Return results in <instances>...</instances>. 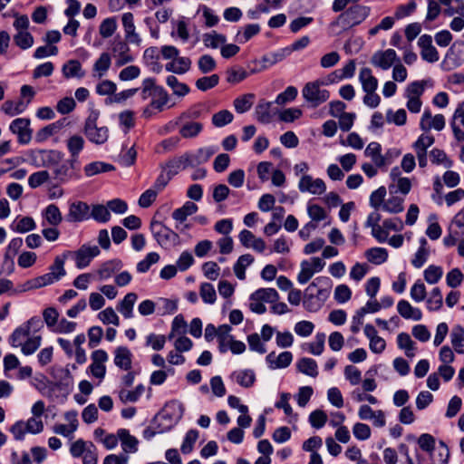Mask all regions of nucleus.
<instances>
[{"mask_svg": "<svg viewBox=\"0 0 464 464\" xmlns=\"http://www.w3.org/2000/svg\"><path fill=\"white\" fill-rule=\"evenodd\" d=\"M166 83L172 89L173 93L179 97H184L190 91L186 83L179 82L178 78L174 75H169L166 79Z\"/></svg>", "mask_w": 464, "mask_h": 464, "instance_id": "46", "label": "nucleus"}, {"mask_svg": "<svg viewBox=\"0 0 464 464\" xmlns=\"http://www.w3.org/2000/svg\"><path fill=\"white\" fill-rule=\"evenodd\" d=\"M91 218L99 223H106L111 218V213L108 207L102 204L93 205L90 209Z\"/></svg>", "mask_w": 464, "mask_h": 464, "instance_id": "47", "label": "nucleus"}, {"mask_svg": "<svg viewBox=\"0 0 464 464\" xmlns=\"http://www.w3.org/2000/svg\"><path fill=\"white\" fill-rule=\"evenodd\" d=\"M132 353L126 346H119L114 350V364L123 370L130 371L132 365Z\"/></svg>", "mask_w": 464, "mask_h": 464, "instance_id": "17", "label": "nucleus"}, {"mask_svg": "<svg viewBox=\"0 0 464 464\" xmlns=\"http://www.w3.org/2000/svg\"><path fill=\"white\" fill-rule=\"evenodd\" d=\"M118 437L121 440V446L126 452H135L138 448V440L131 436L127 430L121 429L118 430Z\"/></svg>", "mask_w": 464, "mask_h": 464, "instance_id": "38", "label": "nucleus"}, {"mask_svg": "<svg viewBox=\"0 0 464 464\" xmlns=\"http://www.w3.org/2000/svg\"><path fill=\"white\" fill-rule=\"evenodd\" d=\"M55 166L53 169L54 179L60 183H67L81 178V164L79 160L70 158Z\"/></svg>", "mask_w": 464, "mask_h": 464, "instance_id": "3", "label": "nucleus"}, {"mask_svg": "<svg viewBox=\"0 0 464 464\" xmlns=\"http://www.w3.org/2000/svg\"><path fill=\"white\" fill-rule=\"evenodd\" d=\"M42 217L44 221L42 226L50 225L51 227H57L63 221V216L59 208L55 204L48 205L43 211Z\"/></svg>", "mask_w": 464, "mask_h": 464, "instance_id": "18", "label": "nucleus"}, {"mask_svg": "<svg viewBox=\"0 0 464 464\" xmlns=\"http://www.w3.org/2000/svg\"><path fill=\"white\" fill-rule=\"evenodd\" d=\"M138 295L135 293H128L117 306L118 311L125 317L133 316V306L137 301Z\"/></svg>", "mask_w": 464, "mask_h": 464, "instance_id": "28", "label": "nucleus"}, {"mask_svg": "<svg viewBox=\"0 0 464 464\" xmlns=\"http://www.w3.org/2000/svg\"><path fill=\"white\" fill-rule=\"evenodd\" d=\"M197 211L198 206L191 201H187L181 208H176L172 212V218L179 223H182L188 218V216L195 214Z\"/></svg>", "mask_w": 464, "mask_h": 464, "instance_id": "33", "label": "nucleus"}, {"mask_svg": "<svg viewBox=\"0 0 464 464\" xmlns=\"http://www.w3.org/2000/svg\"><path fill=\"white\" fill-rule=\"evenodd\" d=\"M255 94L246 93L234 100V107L237 113H244L249 111L253 105Z\"/></svg>", "mask_w": 464, "mask_h": 464, "instance_id": "45", "label": "nucleus"}, {"mask_svg": "<svg viewBox=\"0 0 464 464\" xmlns=\"http://www.w3.org/2000/svg\"><path fill=\"white\" fill-rule=\"evenodd\" d=\"M443 304L441 291L439 287H435L430 292V297L427 299V308L430 311H438Z\"/></svg>", "mask_w": 464, "mask_h": 464, "instance_id": "53", "label": "nucleus"}, {"mask_svg": "<svg viewBox=\"0 0 464 464\" xmlns=\"http://www.w3.org/2000/svg\"><path fill=\"white\" fill-rule=\"evenodd\" d=\"M10 227L14 232L26 233L34 230L36 227V224L33 218L24 217L18 221H14Z\"/></svg>", "mask_w": 464, "mask_h": 464, "instance_id": "48", "label": "nucleus"}, {"mask_svg": "<svg viewBox=\"0 0 464 464\" xmlns=\"http://www.w3.org/2000/svg\"><path fill=\"white\" fill-rule=\"evenodd\" d=\"M26 107L27 103H24L22 100L18 102H13L8 100L2 104L1 110L6 115L15 116L24 112Z\"/></svg>", "mask_w": 464, "mask_h": 464, "instance_id": "41", "label": "nucleus"}, {"mask_svg": "<svg viewBox=\"0 0 464 464\" xmlns=\"http://www.w3.org/2000/svg\"><path fill=\"white\" fill-rule=\"evenodd\" d=\"M117 29V21L115 17H108L104 19L99 27L100 34L102 38L111 37Z\"/></svg>", "mask_w": 464, "mask_h": 464, "instance_id": "52", "label": "nucleus"}, {"mask_svg": "<svg viewBox=\"0 0 464 464\" xmlns=\"http://www.w3.org/2000/svg\"><path fill=\"white\" fill-rule=\"evenodd\" d=\"M122 25L125 32V39L130 44L140 45L141 38L135 31L134 17L130 12L124 13L121 17Z\"/></svg>", "mask_w": 464, "mask_h": 464, "instance_id": "16", "label": "nucleus"}, {"mask_svg": "<svg viewBox=\"0 0 464 464\" xmlns=\"http://www.w3.org/2000/svg\"><path fill=\"white\" fill-rule=\"evenodd\" d=\"M67 120L65 118L56 121L42 129H40L34 137L35 142L43 143L47 140L51 136H53L68 125Z\"/></svg>", "mask_w": 464, "mask_h": 464, "instance_id": "14", "label": "nucleus"}, {"mask_svg": "<svg viewBox=\"0 0 464 464\" xmlns=\"http://www.w3.org/2000/svg\"><path fill=\"white\" fill-rule=\"evenodd\" d=\"M293 361L291 352H282L277 356L275 352H271L266 357V362L271 370L283 369L288 367Z\"/></svg>", "mask_w": 464, "mask_h": 464, "instance_id": "15", "label": "nucleus"}, {"mask_svg": "<svg viewBox=\"0 0 464 464\" xmlns=\"http://www.w3.org/2000/svg\"><path fill=\"white\" fill-rule=\"evenodd\" d=\"M14 44L23 50L30 48L34 44V37L27 31H20L14 36Z\"/></svg>", "mask_w": 464, "mask_h": 464, "instance_id": "59", "label": "nucleus"}, {"mask_svg": "<svg viewBox=\"0 0 464 464\" xmlns=\"http://www.w3.org/2000/svg\"><path fill=\"white\" fill-rule=\"evenodd\" d=\"M160 169L166 170L172 178L179 171L188 168L185 158L182 155L169 159L160 165Z\"/></svg>", "mask_w": 464, "mask_h": 464, "instance_id": "21", "label": "nucleus"}, {"mask_svg": "<svg viewBox=\"0 0 464 464\" xmlns=\"http://www.w3.org/2000/svg\"><path fill=\"white\" fill-rule=\"evenodd\" d=\"M386 121L397 126H403L407 121L406 111L404 109H399L397 111L393 112L392 109H389L386 112Z\"/></svg>", "mask_w": 464, "mask_h": 464, "instance_id": "58", "label": "nucleus"}, {"mask_svg": "<svg viewBox=\"0 0 464 464\" xmlns=\"http://www.w3.org/2000/svg\"><path fill=\"white\" fill-rule=\"evenodd\" d=\"M382 209L392 214L401 213L404 209L403 199L396 196L392 197L382 204Z\"/></svg>", "mask_w": 464, "mask_h": 464, "instance_id": "54", "label": "nucleus"}, {"mask_svg": "<svg viewBox=\"0 0 464 464\" xmlns=\"http://www.w3.org/2000/svg\"><path fill=\"white\" fill-rule=\"evenodd\" d=\"M411 188V182L409 178H399L397 185L391 184L389 190L391 194H396L401 192L403 195H407Z\"/></svg>", "mask_w": 464, "mask_h": 464, "instance_id": "61", "label": "nucleus"}, {"mask_svg": "<svg viewBox=\"0 0 464 464\" xmlns=\"http://www.w3.org/2000/svg\"><path fill=\"white\" fill-rule=\"evenodd\" d=\"M345 103L340 101L330 102V114L339 118V126L343 131H348V114L345 113Z\"/></svg>", "mask_w": 464, "mask_h": 464, "instance_id": "20", "label": "nucleus"}, {"mask_svg": "<svg viewBox=\"0 0 464 464\" xmlns=\"http://www.w3.org/2000/svg\"><path fill=\"white\" fill-rule=\"evenodd\" d=\"M9 130L16 135L17 141L21 145H27L31 142L33 130L31 121L28 118H16L11 121Z\"/></svg>", "mask_w": 464, "mask_h": 464, "instance_id": "5", "label": "nucleus"}, {"mask_svg": "<svg viewBox=\"0 0 464 464\" xmlns=\"http://www.w3.org/2000/svg\"><path fill=\"white\" fill-rule=\"evenodd\" d=\"M28 327L24 325L17 327L9 338V343L13 347L21 346L26 338H28Z\"/></svg>", "mask_w": 464, "mask_h": 464, "instance_id": "51", "label": "nucleus"}, {"mask_svg": "<svg viewBox=\"0 0 464 464\" xmlns=\"http://www.w3.org/2000/svg\"><path fill=\"white\" fill-rule=\"evenodd\" d=\"M331 286H332V284H331V279L329 277L320 276V277H316L309 285V286L307 287V290L311 291L313 293L314 288L322 287L317 290L315 295L318 298H325L330 293Z\"/></svg>", "mask_w": 464, "mask_h": 464, "instance_id": "25", "label": "nucleus"}, {"mask_svg": "<svg viewBox=\"0 0 464 464\" xmlns=\"http://www.w3.org/2000/svg\"><path fill=\"white\" fill-rule=\"evenodd\" d=\"M234 120V115L228 110H222L213 114L212 124L217 128H222Z\"/></svg>", "mask_w": 464, "mask_h": 464, "instance_id": "49", "label": "nucleus"}, {"mask_svg": "<svg viewBox=\"0 0 464 464\" xmlns=\"http://www.w3.org/2000/svg\"><path fill=\"white\" fill-rule=\"evenodd\" d=\"M198 66L199 71L206 74L216 69L217 63L211 55L204 54L199 57L198 61Z\"/></svg>", "mask_w": 464, "mask_h": 464, "instance_id": "63", "label": "nucleus"}, {"mask_svg": "<svg viewBox=\"0 0 464 464\" xmlns=\"http://www.w3.org/2000/svg\"><path fill=\"white\" fill-rule=\"evenodd\" d=\"M174 125H179V133L183 139H194L203 130L204 126L198 121L181 120L177 117Z\"/></svg>", "mask_w": 464, "mask_h": 464, "instance_id": "9", "label": "nucleus"}, {"mask_svg": "<svg viewBox=\"0 0 464 464\" xmlns=\"http://www.w3.org/2000/svg\"><path fill=\"white\" fill-rule=\"evenodd\" d=\"M114 169V166L102 161L91 162L84 167V172L87 177H92L99 173L108 172Z\"/></svg>", "mask_w": 464, "mask_h": 464, "instance_id": "42", "label": "nucleus"}, {"mask_svg": "<svg viewBox=\"0 0 464 464\" xmlns=\"http://www.w3.org/2000/svg\"><path fill=\"white\" fill-rule=\"evenodd\" d=\"M160 260V255L156 252H150L147 256L137 264V271L139 273H146L150 266Z\"/></svg>", "mask_w": 464, "mask_h": 464, "instance_id": "60", "label": "nucleus"}, {"mask_svg": "<svg viewBox=\"0 0 464 464\" xmlns=\"http://www.w3.org/2000/svg\"><path fill=\"white\" fill-rule=\"evenodd\" d=\"M23 246V239L21 237L13 238L7 247L5 255V265H8V272L12 273L14 270V256L18 253L19 249Z\"/></svg>", "mask_w": 464, "mask_h": 464, "instance_id": "24", "label": "nucleus"}, {"mask_svg": "<svg viewBox=\"0 0 464 464\" xmlns=\"http://www.w3.org/2000/svg\"><path fill=\"white\" fill-rule=\"evenodd\" d=\"M254 257L250 254H245L238 257L237 261L234 265V272L237 277L240 280L246 278V268L254 262Z\"/></svg>", "mask_w": 464, "mask_h": 464, "instance_id": "36", "label": "nucleus"}, {"mask_svg": "<svg viewBox=\"0 0 464 464\" xmlns=\"http://www.w3.org/2000/svg\"><path fill=\"white\" fill-rule=\"evenodd\" d=\"M450 339L456 353L464 354V328L461 325H457L452 329Z\"/></svg>", "mask_w": 464, "mask_h": 464, "instance_id": "37", "label": "nucleus"}, {"mask_svg": "<svg viewBox=\"0 0 464 464\" xmlns=\"http://www.w3.org/2000/svg\"><path fill=\"white\" fill-rule=\"evenodd\" d=\"M150 230L158 244L162 247L177 246L179 244V236L178 233L163 225L161 222L152 220Z\"/></svg>", "mask_w": 464, "mask_h": 464, "instance_id": "4", "label": "nucleus"}, {"mask_svg": "<svg viewBox=\"0 0 464 464\" xmlns=\"http://www.w3.org/2000/svg\"><path fill=\"white\" fill-rule=\"evenodd\" d=\"M278 298V293L274 288H259L250 295V300L263 301L265 303H276Z\"/></svg>", "mask_w": 464, "mask_h": 464, "instance_id": "31", "label": "nucleus"}, {"mask_svg": "<svg viewBox=\"0 0 464 464\" xmlns=\"http://www.w3.org/2000/svg\"><path fill=\"white\" fill-rule=\"evenodd\" d=\"M99 116L100 112L96 110L90 112L84 122L83 133L91 142L102 145L108 140L109 130L107 127L97 126Z\"/></svg>", "mask_w": 464, "mask_h": 464, "instance_id": "1", "label": "nucleus"}, {"mask_svg": "<svg viewBox=\"0 0 464 464\" xmlns=\"http://www.w3.org/2000/svg\"><path fill=\"white\" fill-rule=\"evenodd\" d=\"M49 179L50 174L47 170L37 171L30 175L28 178V185L32 188H36L44 183L47 182Z\"/></svg>", "mask_w": 464, "mask_h": 464, "instance_id": "62", "label": "nucleus"}, {"mask_svg": "<svg viewBox=\"0 0 464 464\" xmlns=\"http://www.w3.org/2000/svg\"><path fill=\"white\" fill-rule=\"evenodd\" d=\"M169 101V95L168 92L160 85L154 84L152 96H151V106L159 112L164 111L165 106Z\"/></svg>", "mask_w": 464, "mask_h": 464, "instance_id": "19", "label": "nucleus"}, {"mask_svg": "<svg viewBox=\"0 0 464 464\" xmlns=\"http://www.w3.org/2000/svg\"><path fill=\"white\" fill-rule=\"evenodd\" d=\"M274 102L261 100L255 109L256 119L263 124L270 123L274 117L279 113L277 108L273 106Z\"/></svg>", "mask_w": 464, "mask_h": 464, "instance_id": "12", "label": "nucleus"}, {"mask_svg": "<svg viewBox=\"0 0 464 464\" xmlns=\"http://www.w3.org/2000/svg\"><path fill=\"white\" fill-rule=\"evenodd\" d=\"M362 89L365 92H374L378 87V80L372 74L370 68H362L359 75Z\"/></svg>", "mask_w": 464, "mask_h": 464, "instance_id": "29", "label": "nucleus"}, {"mask_svg": "<svg viewBox=\"0 0 464 464\" xmlns=\"http://www.w3.org/2000/svg\"><path fill=\"white\" fill-rule=\"evenodd\" d=\"M101 253L97 246H90L87 244L82 245L77 251L74 252L75 265L79 269L88 266L91 261Z\"/></svg>", "mask_w": 464, "mask_h": 464, "instance_id": "10", "label": "nucleus"}, {"mask_svg": "<svg viewBox=\"0 0 464 464\" xmlns=\"http://www.w3.org/2000/svg\"><path fill=\"white\" fill-rule=\"evenodd\" d=\"M297 89L294 86H288L283 92L279 93L275 103L278 105H284L287 102H293L297 96Z\"/></svg>", "mask_w": 464, "mask_h": 464, "instance_id": "64", "label": "nucleus"}, {"mask_svg": "<svg viewBox=\"0 0 464 464\" xmlns=\"http://www.w3.org/2000/svg\"><path fill=\"white\" fill-rule=\"evenodd\" d=\"M370 14L367 6L354 5L350 6V27L361 24Z\"/></svg>", "mask_w": 464, "mask_h": 464, "instance_id": "34", "label": "nucleus"}, {"mask_svg": "<svg viewBox=\"0 0 464 464\" xmlns=\"http://www.w3.org/2000/svg\"><path fill=\"white\" fill-rule=\"evenodd\" d=\"M399 61L396 52L393 49H387L385 51L375 52L372 58L371 63L382 70H388L392 65Z\"/></svg>", "mask_w": 464, "mask_h": 464, "instance_id": "11", "label": "nucleus"}, {"mask_svg": "<svg viewBox=\"0 0 464 464\" xmlns=\"http://www.w3.org/2000/svg\"><path fill=\"white\" fill-rule=\"evenodd\" d=\"M231 378L244 388L252 387L256 382V374L254 371L250 369L235 371Z\"/></svg>", "mask_w": 464, "mask_h": 464, "instance_id": "26", "label": "nucleus"}, {"mask_svg": "<svg viewBox=\"0 0 464 464\" xmlns=\"http://www.w3.org/2000/svg\"><path fill=\"white\" fill-rule=\"evenodd\" d=\"M322 82H308L303 88L302 93L306 102H310L313 107H316L329 99V92L320 89Z\"/></svg>", "mask_w": 464, "mask_h": 464, "instance_id": "6", "label": "nucleus"}, {"mask_svg": "<svg viewBox=\"0 0 464 464\" xmlns=\"http://www.w3.org/2000/svg\"><path fill=\"white\" fill-rule=\"evenodd\" d=\"M398 313L405 319L420 321L422 318V313L419 308L412 307L406 300H401L397 304Z\"/></svg>", "mask_w": 464, "mask_h": 464, "instance_id": "23", "label": "nucleus"}, {"mask_svg": "<svg viewBox=\"0 0 464 464\" xmlns=\"http://www.w3.org/2000/svg\"><path fill=\"white\" fill-rule=\"evenodd\" d=\"M63 74L65 78H82L84 72L82 71V64L78 60H70L63 66Z\"/></svg>", "mask_w": 464, "mask_h": 464, "instance_id": "35", "label": "nucleus"}, {"mask_svg": "<svg viewBox=\"0 0 464 464\" xmlns=\"http://www.w3.org/2000/svg\"><path fill=\"white\" fill-rule=\"evenodd\" d=\"M227 38L225 35L218 34L216 31L203 34V43L206 47L216 49L220 44H225Z\"/></svg>", "mask_w": 464, "mask_h": 464, "instance_id": "50", "label": "nucleus"}, {"mask_svg": "<svg viewBox=\"0 0 464 464\" xmlns=\"http://www.w3.org/2000/svg\"><path fill=\"white\" fill-rule=\"evenodd\" d=\"M443 270L440 266L430 265L424 271V279L427 283L433 285L442 277Z\"/></svg>", "mask_w": 464, "mask_h": 464, "instance_id": "57", "label": "nucleus"}, {"mask_svg": "<svg viewBox=\"0 0 464 464\" xmlns=\"http://www.w3.org/2000/svg\"><path fill=\"white\" fill-rule=\"evenodd\" d=\"M219 82V76L218 74H212L210 76H204L196 81V87L206 92L216 87Z\"/></svg>", "mask_w": 464, "mask_h": 464, "instance_id": "55", "label": "nucleus"}, {"mask_svg": "<svg viewBox=\"0 0 464 464\" xmlns=\"http://www.w3.org/2000/svg\"><path fill=\"white\" fill-rule=\"evenodd\" d=\"M296 366L298 371L305 375L311 377H315L318 375L317 363L312 358H302L298 361Z\"/></svg>", "mask_w": 464, "mask_h": 464, "instance_id": "43", "label": "nucleus"}, {"mask_svg": "<svg viewBox=\"0 0 464 464\" xmlns=\"http://www.w3.org/2000/svg\"><path fill=\"white\" fill-rule=\"evenodd\" d=\"M218 151L216 147L199 148L195 152L188 151L183 154L188 168H196L209 160V159Z\"/></svg>", "mask_w": 464, "mask_h": 464, "instance_id": "8", "label": "nucleus"}, {"mask_svg": "<svg viewBox=\"0 0 464 464\" xmlns=\"http://www.w3.org/2000/svg\"><path fill=\"white\" fill-rule=\"evenodd\" d=\"M348 29V13H342L336 20L329 24V34L332 35H339Z\"/></svg>", "mask_w": 464, "mask_h": 464, "instance_id": "39", "label": "nucleus"}, {"mask_svg": "<svg viewBox=\"0 0 464 464\" xmlns=\"http://www.w3.org/2000/svg\"><path fill=\"white\" fill-rule=\"evenodd\" d=\"M84 144L85 140L82 136L77 134L71 136L66 141L70 158L79 160V154L83 150Z\"/></svg>", "mask_w": 464, "mask_h": 464, "instance_id": "32", "label": "nucleus"}, {"mask_svg": "<svg viewBox=\"0 0 464 464\" xmlns=\"http://www.w3.org/2000/svg\"><path fill=\"white\" fill-rule=\"evenodd\" d=\"M191 63L188 57L179 55L178 58L166 63L165 69L176 74H184L190 70Z\"/></svg>", "mask_w": 464, "mask_h": 464, "instance_id": "22", "label": "nucleus"}, {"mask_svg": "<svg viewBox=\"0 0 464 464\" xmlns=\"http://www.w3.org/2000/svg\"><path fill=\"white\" fill-rule=\"evenodd\" d=\"M367 260L375 265H381L388 259V251L382 247H372L365 252Z\"/></svg>", "mask_w": 464, "mask_h": 464, "instance_id": "40", "label": "nucleus"}, {"mask_svg": "<svg viewBox=\"0 0 464 464\" xmlns=\"http://www.w3.org/2000/svg\"><path fill=\"white\" fill-rule=\"evenodd\" d=\"M144 391L145 387L142 384H139L133 391L125 389L121 390L119 392V397L123 403L135 402L140 398Z\"/></svg>", "mask_w": 464, "mask_h": 464, "instance_id": "44", "label": "nucleus"}, {"mask_svg": "<svg viewBox=\"0 0 464 464\" xmlns=\"http://www.w3.org/2000/svg\"><path fill=\"white\" fill-rule=\"evenodd\" d=\"M111 64V58L110 53H102L93 64V76L102 78L103 77Z\"/></svg>", "mask_w": 464, "mask_h": 464, "instance_id": "30", "label": "nucleus"}, {"mask_svg": "<svg viewBox=\"0 0 464 464\" xmlns=\"http://www.w3.org/2000/svg\"><path fill=\"white\" fill-rule=\"evenodd\" d=\"M28 160L35 168H50L57 165L63 154L56 150L35 149L27 152Z\"/></svg>", "mask_w": 464, "mask_h": 464, "instance_id": "2", "label": "nucleus"}, {"mask_svg": "<svg viewBox=\"0 0 464 464\" xmlns=\"http://www.w3.org/2000/svg\"><path fill=\"white\" fill-rule=\"evenodd\" d=\"M122 262L119 259H111L104 262L98 269V276L101 280L110 278L114 273L121 270Z\"/></svg>", "mask_w": 464, "mask_h": 464, "instance_id": "27", "label": "nucleus"}, {"mask_svg": "<svg viewBox=\"0 0 464 464\" xmlns=\"http://www.w3.org/2000/svg\"><path fill=\"white\" fill-rule=\"evenodd\" d=\"M298 188L301 192H310L314 195H321L325 191L326 186L323 179H314L312 176L304 175L299 180Z\"/></svg>", "mask_w": 464, "mask_h": 464, "instance_id": "13", "label": "nucleus"}, {"mask_svg": "<svg viewBox=\"0 0 464 464\" xmlns=\"http://www.w3.org/2000/svg\"><path fill=\"white\" fill-rule=\"evenodd\" d=\"M91 218L90 206L83 201H73L69 204L65 220L69 223H80Z\"/></svg>", "mask_w": 464, "mask_h": 464, "instance_id": "7", "label": "nucleus"}, {"mask_svg": "<svg viewBox=\"0 0 464 464\" xmlns=\"http://www.w3.org/2000/svg\"><path fill=\"white\" fill-rule=\"evenodd\" d=\"M199 294L204 303L212 304L216 302V290L210 283H202L200 285Z\"/></svg>", "mask_w": 464, "mask_h": 464, "instance_id": "56", "label": "nucleus"}]
</instances>
